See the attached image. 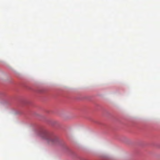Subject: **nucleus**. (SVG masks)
<instances>
[{"instance_id":"nucleus-1","label":"nucleus","mask_w":160,"mask_h":160,"mask_svg":"<svg viewBox=\"0 0 160 160\" xmlns=\"http://www.w3.org/2000/svg\"><path fill=\"white\" fill-rule=\"evenodd\" d=\"M40 135L49 144H55L58 142V139L56 137L46 130L42 131Z\"/></svg>"}]
</instances>
